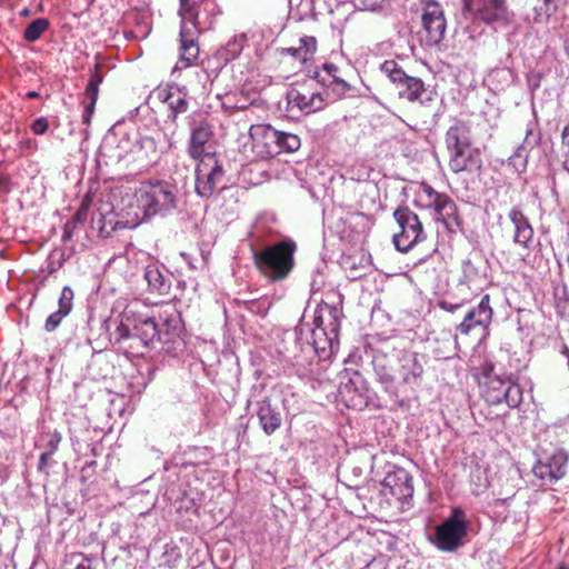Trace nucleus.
<instances>
[{
    "instance_id": "nucleus-1",
    "label": "nucleus",
    "mask_w": 569,
    "mask_h": 569,
    "mask_svg": "<svg viewBox=\"0 0 569 569\" xmlns=\"http://www.w3.org/2000/svg\"><path fill=\"white\" fill-rule=\"evenodd\" d=\"M372 367L383 392L395 405L402 408L422 383L425 356L396 348L376 349Z\"/></svg>"
},
{
    "instance_id": "nucleus-2",
    "label": "nucleus",
    "mask_w": 569,
    "mask_h": 569,
    "mask_svg": "<svg viewBox=\"0 0 569 569\" xmlns=\"http://www.w3.org/2000/svg\"><path fill=\"white\" fill-rule=\"evenodd\" d=\"M177 202V186L164 180H148L121 198L120 214L126 227L134 228L156 216L171 212Z\"/></svg>"
},
{
    "instance_id": "nucleus-3",
    "label": "nucleus",
    "mask_w": 569,
    "mask_h": 569,
    "mask_svg": "<svg viewBox=\"0 0 569 569\" xmlns=\"http://www.w3.org/2000/svg\"><path fill=\"white\" fill-rule=\"evenodd\" d=\"M222 13L216 0H199L197 13L190 27H182L180 37V68H188L199 57V36L214 27L217 18Z\"/></svg>"
},
{
    "instance_id": "nucleus-4",
    "label": "nucleus",
    "mask_w": 569,
    "mask_h": 569,
    "mask_svg": "<svg viewBox=\"0 0 569 569\" xmlns=\"http://www.w3.org/2000/svg\"><path fill=\"white\" fill-rule=\"evenodd\" d=\"M415 204L429 212L432 220L441 223L449 233L462 230V218L455 200L445 192L437 191L430 184L422 182L416 193Z\"/></svg>"
},
{
    "instance_id": "nucleus-5",
    "label": "nucleus",
    "mask_w": 569,
    "mask_h": 569,
    "mask_svg": "<svg viewBox=\"0 0 569 569\" xmlns=\"http://www.w3.org/2000/svg\"><path fill=\"white\" fill-rule=\"evenodd\" d=\"M297 244L292 239H284L253 250V261L260 273L270 281H282L289 277L295 267Z\"/></svg>"
},
{
    "instance_id": "nucleus-6",
    "label": "nucleus",
    "mask_w": 569,
    "mask_h": 569,
    "mask_svg": "<svg viewBox=\"0 0 569 569\" xmlns=\"http://www.w3.org/2000/svg\"><path fill=\"white\" fill-rule=\"evenodd\" d=\"M380 70L395 84L400 99L420 106H428L435 100L436 92L420 78L407 74L397 61L386 60Z\"/></svg>"
},
{
    "instance_id": "nucleus-7",
    "label": "nucleus",
    "mask_w": 569,
    "mask_h": 569,
    "mask_svg": "<svg viewBox=\"0 0 569 569\" xmlns=\"http://www.w3.org/2000/svg\"><path fill=\"white\" fill-rule=\"evenodd\" d=\"M470 521L461 507H453L450 515L429 536V541L440 551L455 552L465 545Z\"/></svg>"
},
{
    "instance_id": "nucleus-8",
    "label": "nucleus",
    "mask_w": 569,
    "mask_h": 569,
    "mask_svg": "<svg viewBox=\"0 0 569 569\" xmlns=\"http://www.w3.org/2000/svg\"><path fill=\"white\" fill-rule=\"evenodd\" d=\"M399 231L393 233L395 247L400 252H408L416 244L426 240L427 236L418 214L408 207H399L393 212Z\"/></svg>"
},
{
    "instance_id": "nucleus-9",
    "label": "nucleus",
    "mask_w": 569,
    "mask_h": 569,
    "mask_svg": "<svg viewBox=\"0 0 569 569\" xmlns=\"http://www.w3.org/2000/svg\"><path fill=\"white\" fill-rule=\"evenodd\" d=\"M224 177L222 163L214 152H208L198 160L196 167V193L202 199L211 198L219 189Z\"/></svg>"
},
{
    "instance_id": "nucleus-10",
    "label": "nucleus",
    "mask_w": 569,
    "mask_h": 569,
    "mask_svg": "<svg viewBox=\"0 0 569 569\" xmlns=\"http://www.w3.org/2000/svg\"><path fill=\"white\" fill-rule=\"evenodd\" d=\"M568 461L569 455L563 449H555L541 456L532 467L535 477L540 481L539 486L549 487L563 478Z\"/></svg>"
},
{
    "instance_id": "nucleus-11",
    "label": "nucleus",
    "mask_w": 569,
    "mask_h": 569,
    "mask_svg": "<svg viewBox=\"0 0 569 569\" xmlns=\"http://www.w3.org/2000/svg\"><path fill=\"white\" fill-rule=\"evenodd\" d=\"M482 396L487 403L491 406L506 402L509 408H517L522 402L521 387L499 377L487 378L482 387Z\"/></svg>"
},
{
    "instance_id": "nucleus-12",
    "label": "nucleus",
    "mask_w": 569,
    "mask_h": 569,
    "mask_svg": "<svg viewBox=\"0 0 569 569\" xmlns=\"http://www.w3.org/2000/svg\"><path fill=\"white\" fill-rule=\"evenodd\" d=\"M418 1L422 10L425 42L429 47L437 46L443 40L447 27L442 7L437 0Z\"/></svg>"
},
{
    "instance_id": "nucleus-13",
    "label": "nucleus",
    "mask_w": 569,
    "mask_h": 569,
    "mask_svg": "<svg viewBox=\"0 0 569 569\" xmlns=\"http://www.w3.org/2000/svg\"><path fill=\"white\" fill-rule=\"evenodd\" d=\"M311 82L297 83L287 92V102L290 111L296 109L303 114H310L325 108L326 100L322 93L313 90Z\"/></svg>"
},
{
    "instance_id": "nucleus-14",
    "label": "nucleus",
    "mask_w": 569,
    "mask_h": 569,
    "mask_svg": "<svg viewBox=\"0 0 569 569\" xmlns=\"http://www.w3.org/2000/svg\"><path fill=\"white\" fill-rule=\"evenodd\" d=\"M493 309L490 305V295L481 297L477 306L471 307L465 315L462 321L455 328L457 340L459 336H469L477 329L486 330L492 321Z\"/></svg>"
},
{
    "instance_id": "nucleus-15",
    "label": "nucleus",
    "mask_w": 569,
    "mask_h": 569,
    "mask_svg": "<svg viewBox=\"0 0 569 569\" xmlns=\"http://www.w3.org/2000/svg\"><path fill=\"white\" fill-rule=\"evenodd\" d=\"M465 8L489 26H505L510 20L506 0H465Z\"/></svg>"
},
{
    "instance_id": "nucleus-16",
    "label": "nucleus",
    "mask_w": 569,
    "mask_h": 569,
    "mask_svg": "<svg viewBox=\"0 0 569 569\" xmlns=\"http://www.w3.org/2000/svg\"><path fill=\"white\" fill-rule=\"evenodd\" d=\"M381 493L387 499L395 498L400 502L411 499L413 496L412 477L406 469L395 468L383 478Z\"/></svg>"
},
{
    "instance_id": "nucleus-17",
    "label": "nucleus",
    "mask_w": 569,
    "mask_h": 569,
    "mask_svg": "<svg viewBox=\"0 0 569 569\" xmlns=\"http://www.w3.org/2000/svg\"><path fill=\"white\" fill-rule=\"evenodd\" d=\"M252 140V150L262 159L279 154L280 131L270 124H253L249 130Z\"/></svg>"
},
{
    "instance_id": "nucleus-18",
    "label": "nucleus",
    "mask_w": 569,
    "mask_h": 569,
    "mask_svg": "<svg viewBox=\"0 0 569 569\" xmlns=\"http://www.w3.org/2000/svg\"><path fill=\"white\" fill-rule=\"evenodd\" d=\"M190 131L188 153L192 159L199 160L208 153L204 148L213 137V126L201 113H194L190 117Z\"/></svg>"
},
{
    "instance_id": "nucleus-19",
    "label": "nucleus",
    "mask_w": 569,
    "mask_h": 569,
    "mask_svg": "<svg viewBox=\"0 0 569 569\" xmlns=\"http://www.w3.org/2000/svg\"><path fill=\"white\" fill-rule=\"evenodd\" d=\"M508 219L512 224V242L523 250H531L533 246V228L520 207L515 206L508 212Z\"/></svg>"
},
{
    "instance_id": "nucleus-20",
    "label": "nucleus",
    "mask_w": 569,
    "mask_h": 569,
    "mask_svg": "<svg viewBox=\"0 0 569 569\" xmlns=\"http://www.w3.org/2000/svg\"><path fill=\"white\" fill-rule=\"evenodd\" d=\"M159 329H161V336L159 342L162 345H171L166 349L167 352H177L183 347V340L181 339L182 321L180 315L176 311L170 313L160 315Z\"/></svg>"
},
{
    "instance_id": "nucleus-21",
    "label": "nucleus",
    "mask_w": 569,
    "mask_h": 569,
    "mask_svg": "<svg viewBox=\"0 0 569 569\" xmlns=\"http://www.w3.org/2000/svg\"><path fill=\"white\" fill-rule=\"evenodd\" d=\"M313 79L330 89L337 98L345 97L351 90V84L335 63H323L320 70L315 71Z\"/></svg>"
},
{
    "instance_id": "nucleus-22",
    "label": "nucleus",
    "mask_w": 569,
    "mask_h": 569,
    "mask_svg": "<svg viewBox=\"0 0 569 569\" xmlns=\"http://www.w3.org/2000/svg\"><path fill=\"white\" fill-rule=\"evenodd\" d=\"M449 153V168L453 173L477 172L482 167L481 153L478 148L467 147Z\"/></svg>"
},
{
    "instance_id": "nucleus-23",
    "label": "nucleus",
    "mask_w": 569,
    "mask_h": 569,
    "mask_svg": "<svg viewBox=\"0 0 569 569\" xmlns=\"http://www.w3.org/2000/svg\"><path fill=\"white\" fill-rule=\"evenodd\" d=\"M111 340L126 352L134 357L144 356L147 349L150 348L147 343H143V340L140 339L138 335H134V331L123 321H121L111 333Z\"/></svg>"
},
{
    "instance_id": "nucleus-24",
    "label": "nucleus",
    "mask_w": 569,
    "mask_h": 569,
    "mask_svg": "<svg viewBox=\"0 0 569 569\" xmlns=\"http://www.w3.org/2000/svg\"><path fill=\"white\" fill-rule=\"evenodd\" d=\"M487 281V262L481 257L468 258L462 261L459 284L469 289H480Z\"/></svg>"
},
{
    "instance_id": "nucleus-25",
    "label": "nucleus",
    "mask_w": 569,
    "mask_h": 569,
    "mask_svg": "<svg viewBox=\"0 0 569 569\" xmlns=\"http://www.w3.org/2000/svg\"><path fill=\"white\" fill-rule=\"evenodd\" d=\"M342 309L339 305L320 302L315 311L313 325L329 330L332 337L339 336Z\"/></svg>"
},
{
    "instance_id": "nucleus-26",
    "label": "nucleus",
    "mask_w": 569,
    "mask_h": 569,
    "mask_svg": "<svg viewBox=\"0 0 569 569\" xmlns=\"http://www.w3.org/2000/svg\"><path fill=\"white\" fill-rule=\"evenodd\" d=\"M502 64V67L492 68L485 78L486 84L496 93L507 90L516 80V73L511 68L510 53H507Z\"/></svg>"
},
{
    "instance_id": "nucleus-27",
    "label": "nucleus",
    "mask_w": 569,
    "mask_h": 569,
    "mask_svg": "<svg viewBox=\"0 0 569 569\" xmlns=\"http://www.w3.org/2000/svg\"><path fill=\"white\" fill-rule=\"evenodd\" d=\"M306 341L310 351L323 358L329 357L333 349L338 347V337H332V335H329V330L319 326L309 330Z\"/></svg>"
},
{
    "instance_id": "nucleus-28",
    "label": "nucleus",
    "mask_w": 569,
    "mask_h": 569,
    "mask_svg": "<svg viewBox=\"0 0 569 569\" xmlns=\"http://www.w3.org/2000/svg\"><path fill=\"white\" fill-rule=\"evenodd\" d=\"M257 407L260 427L266 435L271 436L282 425V415L279 406L272 403L269 398H263L258 401Z\"/></svg>"
},
{
    "instance_id": "nucleus-29",
    "label": "nucleus",
    "mask_w": 569,
    "mask_h": 569,
    "mask_svg": "<svg viewBox=\"0 0 569 569\" xmlns=\"http://www.w3.org/2000/svg\"><path fill=\"white\" fill-rule=\"evenodd\" d=\"M158 98L168 106L170 113L168 118L174 122L178 114L184 113L188 110L189 103L187 93L178 86H168L158 90Z\"/></svg>"
},
{
    "instance_id": "nucleus-30",
    "label": "nucleus",
    "mask_w": 569,
    "mask_h": 569,
    "mask_svg": "<svg viewBox=\"0 0 569 569\" xmlns=\"http://www.w3.org/2000/svg\"><path fill=\"white\" fill-rule=\"evenodd\" d=\"M339 396L348 408L360 410L368 405V397L360 376L349 379L348 382L340 386Z\"/></svg>"
},
{
    "instance_id": "nucleus-31",
    "label": "nucleus",
    "mask_w": 569,
    "mask_h": 569,
    "mask_svg": "<svg viewBox=\"0 0 569 569\" xmlns=\"http://www.w3.org/2000/svg\"><path fill=\"white\" fill-rule=\"evenodd\" d=\"M143 278L147 281L148 290L159 296H167L171 289V277L164 270L162 271L156 263L146 266Z\"/></svg>"
},
{
    "instance_id": "nucleus-32",
    "label": "nucleus",
    "mask_w": 569,
    "mask_h": 569,
    "mask_svg": "<svg viewBox=\"0 0 569 569\" xmlns=\"http://www.w3.org/2000/svg\"><path fill=\"white\" fill-rule=\"evenodd\" d=\"M541 133L533 126L526 129V137L522 143L517 148L509 161L518 171H523L527 166V158L530 150L540 143Z\"/></svg>"
},
{
    "instance_id": "nucleus-33",
    "label": "nucleus",
    "mask_w": 569,
    "mask_h": 569,
    "mask_svg": "<svg viewBox=\"0 0 569 569\" xmlns=\"http://www.w3.org/2000/svg\"><path fill=\"white\" fill-rule=\"evenodd\" d=\"M445 142L448 152L470 147L472 143L470 126L462 120H456L447 130Z\"/></svg>"
},
{
    "instance_id": "nucleus-34",
    "label": "nucleus",
    "mask_w": 569,
    "mask_h": 569,
    "mask_svg": "<svg viewBox=\"0 0 569 569\" xmlns=\"http://www.w3.org/2000/svg\"><path fill=\"white\" fill-rule=\"evenodd\" d=\"M134 335H138L143 343L152 347L156 342H159L161 336V329L159 325L152 318L140 319L132 328Z\"/></svg>"
},
{
    "instance_id": "nucleus-35",
    "label": "nucleus",
    "mask_w": 569,
    "mask_h": 569,
    "mask_svg": "<svg viewBox=\"0 0 569 569\" xmlns=\"http://www.w3.org/2000/svg\"><path fill=\"white\" fill-rule=\"evenodd\" d=\"M317 51V40L315 37H302L299 39L298 47H290L286 49V52L291 57L300 60L302 63L311 60Z\"/></svg>"
},
{
    "instance_id": "nucleus-36",
    "label": "nucleus",
    "mask_w": 569,
    "mask_h": 569,
    "mask_svg": "<svg viewBox=\"0 0 569 569\" xmlns=\"http://www.w3.org/2000/svg\"><path fill=\"white\" fill-rule=\"evenodd\" d=\"M559 7V0H537L535 4V17L536 23H548L557 13Z\"/></svg>"
},
{
    "instance_id": "nucleus-37",
    "label": "nucleus",
    "mask_w": 569,
    "mask_h": 569,
    "mask_svg": "<svg viewBox=\"0 0 569 569\" xmlns=\"http://www.w3.org/2000/svg\"><path fill=\"white\" fill-rule=\"evenodd\" d=\"M99 54L96 56L97 62L94 64V68L90 71L89 82L84 91L86 99L98 100L99 86L103 81V74L100 72L101 63L99 61Z\"/></svg>"
},
{
    "instance_id": "nucleus-38",
    "label": "nucleus",
    "mask_w": 569,
    "mask_h": 569,
    "mask_svg": "<svg viewBox=\"0 0 569 569\" xmlns=\"http://www.w3.org/2000/svg\"><path fill=\"white\" fill-rule=\"evenodd\" d=\"M50 21L47 18H38L30 22L23 31V39L36 42L49 29Z\"/></svg>"
},
{
    "instance_id": "nucleus-39",
    "label": "nucleus",
    "mask_w": 569,
    "mask_h": 569,
    "mask_svg": "<svg viewBox=\"0 0 569 569\" xmlns=\"http://www.w3.org/2000/svg\"><path fill=\"white\" fill-rule=\"evenodd\" d=\"M553 299L558 315L565 316L569 307V292L566 283H558L553 287Z\"/></svg>"
},
{
    "instance_id": "nucleus-40",
    "label": "nucleus",
    "mask_w": 569,
    "mask_h": 569,
    "mask_svg": "<svg viewBox=\"0 0 569 569\" xmlns=\"http://www.w3.org/2000/svg\"><path fill=\"white\" fill-rule=\"evenodd\" d=\"M179 17H180V29L186 26V28L190 27L192 23V18L197 13V8L199 2H191L190 0H179Z\"/></svg>"
},
{
    "instance_id": "nucleus-41",
    "label": "nucleus",
    "mask_w": 569,
    "mask_h": 569,
    "mask_svg": "<svg viewBox=\"0 0 569 569\" xmlns=\"http://www.w3.org/2000/svg\"><path fill=\"white\" fill-rule=\"evenodd\" d=\"M246 43L247 36L244 33L234 36L224 47V58L228 60L237 58L241 53Z\"/></svg>"
},
{
    "instance_id": "nucleus-42",
    "label": "nucleus",
    "mask_w": 569,
    "mask_h": 569,
    "mask_svg": "<svg viewBox=\"0 0 569 569\" xmlns=\"http://www.w3.org/2000/svg\"><path fill=\"white\" fill-rule=\"evenodd\" d=\"M301 146L300 138L297 134L280 131L279 154L282 152H295Z\"/></svg>"
},
{
    "instance_id": "nucleus-43",
    "label": "nucleus",
    "mask_w": 569,
    "mask_h": 569,
    "mask_svg": "<svg viewBox=\"0 0 569 569\" xmlns=\"http://www.w3.org/2000/svg\"><path fill=\"white\" fill-rule=\"evenodd\" d=\"M61 435L58 431L44 433L41 440L44 441L40 447L43 449L42 452L53 456L59 449L61 442Z\"/></svg>"
},
{
    "instance_id": "nucleus-44",
    "label": "nucleus",
    "mask_w": 569,
    "mask_h": 569,
    "mask_svg": "<svg viewBox=\"0 0 569 569\" xmlns=\"http://www.w3.org/2000/svg\"><path fill=\"white\" fill-rule=\"evenodd\" d=\"M73 290L69 286H64L61 290L60 297H59V308L58 311L64 313L68 316L73 307Z\"/></svg>"
},
{
    "instance_id": "nucleus-45",
    "label": "nucleus",
    "mask_w": 569,
    "mask_h": 569,
    "mask_svg": "<svg viewBox=\"0 0 569 569\" xmlns=\"http://www.w3.org/2000/svg\"><path fill=\"white\" fill-rule=\"evenodd\" d=\"M92 202H93V196L91 193H87L82 198L80 207L77 210V212L74 213V216L72 217V220H74L79 224H83L88 219L89 210L92 206Z\"/></svg>"
},
{
    "instance_id": "nucleus-46",
    "label": "nucleus",
    "mask_w": 569,
    "mask_h": 569,
    "mask_svg": "<svg viewBox=\"0 0 569 569\" xmlns=\"http://www.w3.org/2000/svg\"><path fill=\"white\" fill-rule=\"evenodd\" d=\"M67 316L60 311H54L48 316L44 322V330L48 332L54 331Z\"/></svg>"
},
{
    "instance_id": "nucleus-47",
    "label": "nucleus",
    "mask_w": 569,
    "mask_h": 569,
    "mask_svg": "<svg viewBox=\"0 0 569 569\" xmlns=\"http://www.w3.org/2000/svg\"><path fill=\"white\" fill-rule=\"evenodd\" d=\"M56 465L52 456L46 452H41L38 462V471L43 473L46 477L49 476V469Z\"/></svg>"
},
{
    "instance_id": "nucleus-48",
    "label": "nucleus",
    "mask_w": 569,
    "mask_h": 569,
    "mask_svg": "<svg viewBox=\"0 0 569 569\" xmlns=\"http://www.w3.org/2000/svg\"><path fill=\"white\" fill-rule=\"evenodd\" d=\"M467 303L466 299H462L459 302H451L447 299H442L438 301V307L447 312L455 313L457 310L462 308Z\"/></svg>"
},
{
    "instance_id": "nucleus-49",
    "label": "nucleus",
    "mask_w": 569,
    "mask_h": 569,
    "mask_svg": "<svg viewBox=\"0 0 569 569\" xmlns=\"http://www.w3.org/2000/svg\"><path fill=\"white\" fill-rule=\"evenodd\" d=\"M386 0H357V6L361 10L377 11L382 8Z\"/></svg>"
},
{
    "instance_id": "nucleus-50",
    "label": "nucleus",
    "mask_w": 569,
    "mask_h": 569,
    "mask_svg": "<svg viewBox=\"0 0 569 569\" xmlns=\"http://www.w3.org/2000/svg\"><path fill=\"white\" fill-rule=\"evenodd\" d=\"M30 128L34 134H38V136L43 134L47 132V130L49 128V121L44 117L37 118L36 120L32 121Z\"/></svg>"
},
{
    "instance_id": "nucleus-51",
    "label": "nucleus",
    "mask_w": 569,
    "mask_h": 569,
    "mask_svg": "<svg viewBox=\"0 0 569 569\" xmlns=\"http://www.w3.org/2000/svg\"><path fill=\"white\" fill-rule=\"evenodd\" d=\"M96 103H97V99H86V103H84V110H83V113H82V122L84 124H89L90 123V120H91V117L94 112V107H96Z\"/></svg>"
},
{
    "instance_id": "nucleus-52",
    "label": "nucleus",
    "mask_w": 569,
    "mask_h": 569,
    "mask_svg": "<svg viewBox=\"0 0 569 569\" xmlns=\"http://www.w3.org/2000/svg\"><path fill=\"white\" fill-rule=\"evenodd\" d=\"M482 471L480 468H477L476 469V472L475 473H471V480L475 482V485L477 486V490H476V493L479 492V490H482L483 488L487 487L488 485V481H487V478L486 477H482Z\"/></svg>"
},
{
    "instance_id": "nucleus-53",
    "label": "nucleus",
    "mask_w": 569,
    "mask_h": 569,
    "mask_svg": "<svg viewBox=\"0 0 569 569\" xmlns=\"http://www.w3.org/2000/svg\"><path fill=\"white\" fill-rule=\"evenodd\" d=\"M79 223H77L74 220H69L64 223L63 226V232H62V241L63 242H67L69 240H71L72 236H73V232H74V229L77 228Z\"/></svg>"
},
{
    "instance_id": "nucleus-54",
    "label": "nucleus",
    "mask_w": 569,
    "mask_h": 569,
    "mask_svg": "<svg viewBox=\"0 0 569 569\" xmlns=\"http://www.w3.org/2000/svg\"><path fill=\"white\" fill-rule=\"evenodd\" d=\"M140 144L142 149L151 150L153 152L156 151V141L151 137L141 138Z\"/></svg>"
},
{
    "instance_id": "nucleus-55",
    "label": "nucleus",
    "mask_w": 569,
    "mask_h": 569,
    "mask_svg": "<svg viewBox=\"0 0 569 569\" xmlns=\"http://www.w3.org/2000/svg\"><path fill=\"white\" fill-rule=\"evenodd\" d=\"M81 560L76 565L74 569H94L89 558L80 556Z\"/></svg>"
},
{
    "instance_id": "nucleus-56",
    "label": "nucleus",
    "mask_w": 569,
    "mask_h": 569,
    "mask_svg": "<svg viewBox=\"0 0 569 569\" xmlns=\"http://www.w3.org/2000/svg\"><path fill=\"white\" fill-rule=\"evenodd\" d=\"M146 36H147V33H143V34L139 36L133 30L124 31V38L127 40H133V39H138V38H146Z\"/></svg>"
},
{
    "instance_id": "nucleus-57",
    "label": "nucleus",
    "mask_w": 569,
    "mask_h": 569,
    "mask_svg": "<svg viewBox=\"0 0 569 569\" xmlns=\"http://www.w3.org/2000/svg\"><path fill=\"white\" fill-rule=\"evenodd\" d=\"M21 143H22V146H23V147H26V148H28V149H32V148H36V147H37V142H36V140L30 139V138H28V139H26V140L21 141Z\"/></svg>"
},
{
    "instance_id": "nucleus-58",
    "label": "nucleus",
    "mask_w": 569,
    "mask_h": 569,
    "mask_svg": "<svg viewBox=\"0 0 569 569\" xmlns=\"http://www.w3.org/2000/svg\"><path fill=\"white\" fill-rule=\"evenodd\" d=\"M38 97H39V93H38L37 91H28V92L26 93V98H27V99H36V98H38Z\"/></svg>"
},
{
    "instance_id": "nucleus-59",
    "label": "nucleus",
    "mask_w": 569,
    "mask_h": 569,
    "mask_svg": "<svg viewBox=\"0 0 569 569\" xmlns=\"http://www.w3.org/2000/svg\"><path fill=\"white\" fill-rule=\"evenodd\" d=\"M563 49H565L567 56L569 57V36L563 41Z\"/></svg>"
},
{
    "instance_id": "nucleus-60",
    "label": "nucleus",
    "mask_w": 569,
    "mask_h": 569,
    "mask_svg": "<svg viewBox=\"0 0 569 569\" xmlns=\"http://www.w3.org/2000/svg\"><path fill=\"white\" fill-rule=\"evenodd\" d=\"M561 353L565 355L567 357V359L569 358V348L567 345L562 346Z\"/></svg>"
},
{
    "instance_id": "nucleus-61",
    "label": "nucleus",
    "mask_w": 569,
    "mask_h": 569,
    "mask_svg": "<svg viewBox=\"0 0 569 569\" xmlns=\"http://www.w3.org/2000/svg\"><path fill=\"white\" fill-rule=\"evenodd\" d=\"M171 551H172V553H174V555H176V558H180V553H179V551H178V548L172 547V548H171Z\"/></svg>"
},
{
    "instance_id": "nucleus-62",
    "label": "nucleus",
    "mask_w": 569,
    "mask_h": 569,
    "mask_svg": "<svg viewBox=\"0 0 569 569\" xmlns=\"http://www.w3.org/2000/svg\"><path fill=\"white\" fill-rule=\"evenodd\" d=\"M21 16H24V17L29 16V10L28 9H23L21 11Z\"/></svg>"
},
{
    "instance_id": "nucleus-63",
    "label": "nucleus",
    "mask_w": 569,
    "mask_h": 569,
    "mask_svg": "<svg viewBox=\"0 0 569 569\" xmlns=\"http://www.w3.org/2000/svg\"><path fill=\"white\" fill-rule=\"evenodd\" d=\"M303 328H300V336L298 337V340L301 341L303 339Z\"/></svg>"
},
{
    "instance_id": "nucleus-64",
    "label": "nucleus",
    "mask_w": 569,
    "mask_h": 569,
    "mask_svg": "<svg viewBox=\"0 0 569 569\" xmlns=\"http://www.w3.org/2000/svg\"><path fill=\"white\" fill-rule=\"evenodd\" d=\"M559 569H569V566H560Z\"/></svg>"
}]
</instances>
